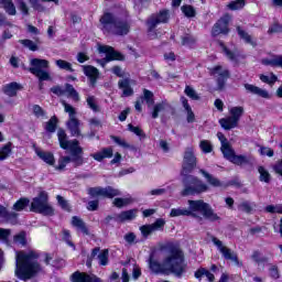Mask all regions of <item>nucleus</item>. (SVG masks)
<instances>
[{
    "mask_svg": "<svg viewBox=\"0 0 282 282\" xmlns=\"http://www.w3.org/2000/svg\"><path fill=\"white\" fill-rule=\"evenodd\" d=\"M246 113V109L243 106H236L229 109V117L219 119V124L225 131H230L232 129H237L239 127V120Z\"/></svg>",
    "mask_w": 282,
    "mask_h": 282,
    "instance_id": "nucleus-9",
    "label": "nucleus"
},
{
    "mask_svg": "<svg viewBox=\"0 0 282 282\" xmlns=\"http://www.w3.org/2000/svg\"><path fill=\"white\" fill-rule=\"evenodd\" d=\"M43 272V267L39 263V253L34 250L18 251L15 256V276L21 281L33 279Z\"/></svg>",
    "mask_w": 282,
    "mask_h": 282,
    "instance_id": "nucleus-3",
    "label": "nucleus"
},
{
    "mask_svg": "<svg viewBox=\"0 0 282 282\" xmlns=\"http://www.w3.org/2000/svg\"><path fill=\"white\" fill-rule=\"evenodd\" d=\"M220 46L223 47L227 58H229V61H237V56L235 55V53H232V51L228 50V47H226V45H224V43H220Z\"/></svg>",
    "mask_w": 282,
    "mask_h": 282,
    "instance_id": "nucleus-59",
    "label": "nucleus"
},
{
    "mask_svg": "<svg viewBox=\"0 0 282 282\" xmlns=\"http://www.w3.org/2000/svg\"><path fill=\"white\" fill-rule=\"evenodd\" d=\"M88 195L90 197H108L109 199H113V197H118L122 195L119 189H116L111 186L107 187H90L88 189Z\"/></svg>",
    "mask_w": 282,
    "mask_h": 282,
    "instance_id": "nucleus-17",
    "label": "nucleus"
},
{
    "mask_svg": "<svg viewBox=\"0 0 282 282\" xmlns=\"http://www.w3.org/2000/svg\"><path fill=\"white\" fill-rule=\"evenodd\" d=\"M220 151H221L224 158H225L226 160H228L229 162H231L232 159H234L235 155H236V154H235V150L232 149V147H230V143H227V144H225V145H221V147H220Z\"/></svg>",
    "mask_w": 282,
    "mask_h": 282,
    "instance_id": "nucleus-35",
    "label": "nucleus"
},
{
    "mask_svg": "<svg viewBox=\"0 0 282 282\" xmlns=\"http://www.w3.org/2000/svg\"><path fill=\"white\" fill-rule=\"evenodd\" d=\"M279 32H282V25L279 23H274L270 26L268 34H276Z\"/></svg>",
    "mask_w": 282,
    "mask_h": 282,
    "instance_id": "nucleus-64",
    "label": "nucleus"
},
{
    "mask_svg": "<svg viewBox=\"0 0 282 282\" xmlns=\"http://www.w3.org/2000/svg\"><path fill=\"white\" fill-rule=\"evenodd\" d=\"M100 23L109 34H115V36H124L129 34L131 30V24L127 20L118 19L112 13L106 12L100 18Z\"/></svg>",
    "mask_w": 282,
    "mask_h": 282,
    "instance_id": "nucleus-5",
    "label": "nucleus"
},
{
    "mask_svg": "<svg viewBox=\"0 0 282 282\" xmlns=\"http://www.w3.org/2000/svg\"><path fill=\"white\" fill-rule=\"evenodd\" d=\"M169 19H171V13L166 9L151 15L147 21L148 32H153V30H155L160 23H169Z\"/></svg>",
    "mask_w": 282,
    "mask_h": 282,
    "instance_id": "nucleus-16",
    "label": "nucleus"
},
{
    "mask_svg": "<svg viewBox=\"0 0 282 282\" xmlns=\"http://www.w3.org/2000/svg\"><path fill=\"white\" fill-rule=\"evenodd\" d=\"M56 124H58V118L54 116L46 122V131H48V133H54L56 131Z\"/></svg>",
    "mask_w": 282,
    "mask_h": 282,
    "instance_id": "nucleus-47",
    "label": "nucleus"
},
{
    "mask_svg": "<svg viewBox=\"0 0 282 282\" xmlns=\"http://www.w3.org/2000/svg\"><path fill=\"white\" fill-rule=\"evenodd\" d=\"M113 142L118 144L119 147H122V149H131V145L127 142V140L120 138V137H112Z\"/></svg>",
    "mask_w": 282,
    "mask_h": 282,
    "instance_id": "nucleus-55",
    "label": "nucleus"
},
{
    "mask_svg": "<svg viewBox=\"0 0 282 282\" xmlns=\"http://www.w3.org/2000/svg\"><path fill=\"white\" fill-rule=\"evenodd\" d=\"M194 276H195V279H198V281H202V276H206L209 282H214L215 281V274H213L206 268H199L194 273Z\"/></svg>",
    "mask_w": 282,
    "mask_h": 282,
    "instance_id": "nucleus-31",
    "label": "nucleus"
},
{
    "mask_svg": "<svg viewBox=\"0 0 282 282\" xmlns=\"http://www.w3.org/2000/svg\"><path fill=\"white\" fill-rule=\"evenodd\" d=\"M55 65L59 68V69H64L65 72H70L74 73V68L72 67V63L64 61V59H56L55 61Z\"/></svg>",
    "mask_w": 282,
    "mask_h": 282,
    "instance_id": "nucleus-42",
    "label": "nucleus"
},
{
    "mask_svg": "<svg viewBox=\"0 0 282 282\" xmlns=\"http://www.w3.org/2000/svg\"><path fill=\"white\" fill-rule=\"evenodd\" d=\"M246 6V0H235L227 4L228 10H242V8Z\"/></svg>",
    "mask_w": 282,
    "mask_h": 282,
    "instance_id": "nucleus-46",
    "label": "nucleus"
},
{
    "mask_svg": "<svg viewBox=\"0 0 282 282\" xmlns=\"http://www.w3.org/2000/svg\"><path fill=\"white\" fill-rule=\"evenodd\" d=\"M35 153L40 160H43V162H45L46 164H50V166H54V163L56 161H55L54 154L52 152H45L43 150L36 149Z\"/></svg>",
    "mask_w": 282,
    "mask_h": 282,
    "instance_id": "nucleus-28",
    "label": "nucleus"
},
{
    "mask_svg": "<svg viewBox=\"0 0 282 282\" xmlns=\"http://www.w3.org/2000/svg\"><path fill=\"white\" fill-rule=\"evenodd\" d=\"M232 17L230 14L223 15L213 26L212 36H219V34H228L230 29L228 28Z\"/></svg>",
    "mask_w": 282,
    "mask_h": 282,
    "instance_id": "nucleus-18",
    "label": "nucleus"
},
{
    "mask_svg": "<svg viewBox=\"0 0 282 282\" xmlns=\"http://www.w3.org/2000/svg\"><path fill=\"white\" fill-rule=\"evenodd\" d=\"M212 241L214 246H216L220 254H223L224 259H226V261H232V263H235L236 265H241V263L239 262V257L237 256V252L224 246V242L219 240L217 237H213Z\"/></svg>",
    "mask_w": 282,
    "mask_h": 282,
    "instance_id": "nucleus-14",
    "label": "nucleus"
},
{
    "mask_svg": "<svg viewBox=\"0 0 282 282\" xmlns=\"http://www.w3.org/2000/svg\"><path fill=\"white\" fill-rule=\"evenodd\" d=\"M183 197H188V195H202V193H208V191H210V187L206 183L188 174L183 176Z\"/></svg>",
    "mask_w": 282,
    "mask_h": 282,
    "instance_id": "nucleus-6",
    "label": "nucleus"
},
{
    "mask_svg": "<svg viewBox=\"0 0 282 282\" xmlns=\"http://www.w3.org/2000/svg\"><path fill=\"white\" fill-rule=\"evenodd\" d=\"M62 239L67 243V246H70V248H74V242H72V234L67 229L62 230Z\"/></svg>",
    "mask_w": 282,
    "mask_h": 282,
    "instance_id": "nucleus-51",
    "label": "nucleus"
},
{
    "mask_svg": "<svg viewBox=\"0 0 282 282\" xmlns=\"http://www.w3.org/2000/svg\"><path fill=\"white\" fill-rule=\"evenodd\" d=\"M129 131L131 133H134V135H138L139 138H147V134H144V131L140 127H134L133 124H128Z\"/></svg>",
    "mask_w": 282,
    "mask_h": 282,
    "instance_id": "nucleus-50",
    "label": "nucleus"
},
{
    "mask_svg": "<svg viewBox=\"0 0 282 282\" xmlns=\"http://www.w3.org/2000/svg\"><path fill=\"white\" fill-rule=\"evenodd\" d=\"M195 166H197V156H195V148L187 147L183 154V163L181 175H188L195 171Z\"/></svg>",
    "mask_w": 282,
    "mask_h": 282,
    "instance_id": "nucleus-11",
    "label": "nucleus"
},
{
    "mask_svg": "<svg viewBox=\"0 0 282 282\" xmlns=\"http://www.w3.org/2000/svg\"><path fill=\"white\" fill-rule=\"evenodd\" d=\"M19 43L23 45V47H26V50H30L31 52L39 51V39L34 41L32 40H19Z\"/></svg>",
    "mask_w": 282,
    "mask_h": 282,
    "instance_id": "nucleus-36",
    "label": "nucleus"
},
{
    "mask_svg": "<svg viewBox=\"0 0 282 282\" xmlns=\"http://www.w3.org/2000/svg\"><path fill=\"white\" fill-rule=\"evenodd\" d=\"M86 102H87L89 109L95 111V113H98V111H100V107L98 106V101L96 100L95 96H88L86 99Z\"/></svg>",
    "mask_w": 282,
    "mask_h": 282,
    "instance_id": "nucleus-44",
    "label": "nucleus"
},
{
    "mask_svg": "<svg viewBox=\"0 0 282 282\" xmlns=\"http://www.w3.org/2000/svg\"><path fill=\"white\" fill-rule=\"evenodd\" d=\"M167 109H171V105L169 101L164 100L154 106V109L152 111V118L155 120V118H159L160 113L162 111H167Z\"/></svg>",
    "mask_w": 282,
    "mask_h": 282,
    "instance_id": "nucleus-30",
    "label": "nucleus"
},
{
    "mask_svg": "<svg viewBox=\"0 0 282 282\" xmlns=\"http://www.w3.org/2000/svg\"><path fill=\"white\" fill-rule=\"evenodd\" d=\"M119 89H122V96L129 98L133 94V88H131V82L129 78L121 79L118 82Z\"/></svg>",
    "mask_w": 282,
    "mask_h": 282,
    "instance_id": "nucleus-27",
    "label": "nucleus"
},
{
    "mask_svg": "<svg viewBox=\"0 0 282 282\" xmlns=\"http://www.w3.org/2000/svg\"><path fill=\"white\" fill-rule=\"evenodd\" d=\"M82 69L85 74V76H87L91 83V85H96V82L98 80V76H100V72L98 70V68L91 66V65H83Z\"/></svg>",
    "mask_w": 282,
    "mask_h": 282,
    "instance_id": "nucleus-23",
    "label": "nucleus"
},
{
    "mask_svg": "<svg viewBox=\"0 0 282 282\" xmlns=\"http://www.w3.org/2000/svg\"><path fill=\"white\" fill-rule=\"evenodd\" d=\"M265 213H270L271 215H274V214L282 215V204L268 205L265 207Z\"/></svg>",
    "mask_w": 282,
    "mask_h": 282,
    "instance_id": "nucleus-48",
    "label": "nucleus"
},
{
    "mask_svg": "<svg viewBox=\"0 0 282 282\" xmlns=\"http://www.w3.org/2000/svg\"><path fill=\"white\" fill-rule=\"evenodd\" d=\"M57 202L63 210H69V203H67L63 196L57 195Z\"/></svg>",
    "mask_w": 282,
    "mask_h": 282,
    "instance_id": "nucleus-63",
    "label": "nucleus"
},
{
    "mask_svg": "<svg viewBox=\"0 0 282 282\" xmlns=\"http://www.w3.org/2000/svg\"><path fill=\"white\" fill-rule=\"evenodd\" d=\"M199 173L203 174V176L205 177V180L209 186H214V188H219L223 186L221 181H219V178L213 176V174L206 172L205 170H199Z\"/></svg>",
    "mask_w": 282,
    "mask_h": 282,
    "instance_id": "nucleus-29",
    "label": "nucleus"
},
{
    "mask_svg": "<svg viewBox=\"0 0 282 282\" xmlns=\"http://www.w3.org/2000/svg\"><path fill=\"white\" fill-rule=\"evenodd\" d=\"M150 270L154 274H174L177 279L186 272V262H184V252L177 247H170L167 254L164 257L162 262L150 258L149 261Z\"/></svg>",
    "mask_w": 282,
    "mask_h": 282,
    "instance_id": "nucleus-1",
    "label": "nucleus"
},
{
    "mask_svg": "<svg viewBox=\"0 0 282 282\" xmlns=\"http://www.w3.org/2000/svg\"><path fill=\"white\" fill-rule=\"evenodd\" d=\"M32 213H39L45 217H54V207L50 204L47 192H41L31 203Z\"/></svg>",
    "mask_w": 282,
    "mask_h": 282,
    "instance_id": "nucleus-7",
    "label": "nucleus"
},
{
    "mask_svg": "<svg viewBox=\"0 0 282 282\" xmlns=\"http://www.w3.org/2000/svg\"><path fill=\"white\" fill-rule=\"evenodd\" d=\"M100 54H106V57L102 59H97V63L105 67L107 63H111V61H124V55L120 52L115 51L113 47L109 45H100L98 47Z\"/></svg>",
    "mask_w": 282,
    "mask_h": 282,
    "instance_id": "nucleus-12",
    "label": "nucleus"
},
{
    "mask_svg": "<svg viewBox=\"0 0 282 282\" xmlns=\"http://www.w3.org/2000/svg\"><path fill=\"white\" fill-rule=\"evenodd\" d=\"M262 65H270V67H282V55H274L272 58L262 59Z\"/></svg>",
    "mask_w": 282,
    "mask_h": 282,
    "instance_id": "nucleus-34",
    "label": "nucleus"
},
{
    "mask_svg": "<svg viewBox=\"0 0 282 282\" xmlns=\"http://www.w3.org/2000/svg\"><path fill=\"white\" fill-rule=\"evenodd\" d=\"M50 91L58 97L67 94L68 98H72L74 102H80V95L72 84H65V88L61 85L53 86L51 87Z\"/></svg>",
    "mask_w": 282,
    "mask_h": 282,
    "instance_id": "nucleus-15",
    "label": "nucleus"
},
{
    "mask_svg": "<svg viewBox=\"0 0 282 282\" xmlns=\"http://www.w3.org/2000/svg\"><path fill=\"white\" fill-rule=\"evenodd\" d=\"M209 74L210 76H215L218 91L224 90L226 82L230 78V70L221 65H217L209 68Z\"/></svg>",
    "mask_w": 282,
    "mask_h": 282,
    "instance_id": "nucleus-13",
    "label": "nucleus"
},
{
    "mask_svg": "<svg viewBox=\"0 0 282 282\" xmlns=\"http://www.w3.org/2000/svg\"><path fill=\"white\" fill-rule=\"evenodd\" d=\"M14 242L19 243V246H25V232H21L14 237Z\"/></svg>",
    "mask_w": 282,
    "mask_h": 282,
    "instance_id": "nucleus-62",
    "label": "nucleus"
},
{
    "mask_svg": "<svg viewBox=\"0 0 282 282\" xmlns=\"http://www.w3.org/2000/svg\"><path fill=\"white\" fill-rule=\"evenodd\" d=\"M45 69H50V61L41 58L31 59L29 72L33 74V76H36L41 83H43V80H52L50 72Z\"/></svg>",
    "mask_w": 282,
    "mask_h": 282,
    "instance_id": "nucleus-10",
    "label": "nucleus"
},
{
    "mask_svg": "<svg viewBox=\"0 0 282 282\" xmlns=\"http://www.w3.org/2000/svg\"><path fill=\"white\" fill-rule=\"evenodd\" d=\"M199 149L203 151V153H213V143L208 140H202L199 142Z\"/></svg>",
    "mask_w": 282,
    "mask_h": 282,
    "instance_id": "nucleus-49",
    "label": "nucleus"
},
{
    "mask_svg": "<svg viewBox=\"0 0 282 282\" xmlns=\"http://www.w3.org/2000/svg\"><path fill=\"white\" fill-rule=\"evenodd\" d=\"M98 252H100V248L93 249L90 257H88L86 261L87 268H91V261H94L95 257L98 256Z\"/></svg>",
    "mask_w": 282,
    "mask_h": 282,
    "instance_id": "nucleus-60",
    "label": "nucleus"
},
{
    "mask_svg": "<svg viewBox=\"0 0 282 282\" xmlns=\"http://www.w3.org/2000/svg\"><path fill=\"white\" fill-rule=\"evenodd\" d=\"M131 204V200L129 198H115L113 206L117 208H123V206H129Z\"/></svg>",
    "mask_w": 282,
    "mask_h": 282,
    "instance_id": "nucleus-54",
    "label": "nucleus"
},
{
    "mask_svg": "<svg viewBox=\"0 0 282 282\" xmlns=\"http://www.w3.org/2000/svg\"><path fill=\"white\" fill-rule=\"evenodd\" d=\"M187 204L189 206L188 209L172 208L170 217H194V219H197V221H204V218L208 219V221H219L220 218L215 210H213L210 204L204 202L203 199L188 200Z\"/></svg>",
    "mask_w": 282,
    "mask_h": 282,
    "instance_id": "nucleus-4",
    "label": "nucleus"
},
{
    "mask_svg": "<svg viewBox=\"0 0 282 282\" xmlns=\"http://www.w3.org/2000/svg\"><path fill=\"white\" fill-rule=\"evenodd\" d=\"M258 172L260 173V182H264L265 184H270L272 176L270 175V172H268V170H265V167L263 166H259L258 167Z\"/></svg>",
    "mask_w": 282,
    "mask_h": 282,
    "instance_id": "nucleus-40",
    "label": "nucleus"
},
{
    "mask_svg": "<svg viewBox=\"0 0 282 282\" xmlns=\"http://www.w3.org/2000/svg\"><path fill=\"white\" fill-rule=\"evenodd\" d=\"M238 209L242 213H252V205L248 202H243L238 206Z\"/></svg>",
    "mask_w": 282,
    "mask_h": 282,
    "instance_id": "nucleus-58",
    "label": "nucleus"
},
{
    "mask_svg": "<svg viewBox=\"0 0 282 282\" xmlns=\"http://www.w3.org/2000/svg\"><path fill=\"white\" fill-rule=\"evenodd\" d=\"M19 89H21V85H19L17 82H13L3 87V93L12 98L17 96V91H19Z\"/></svg>",
    "mask_w": 282,
    "mask_h": 282,
    "instance_id": "nucleus-32",
    "label": "nucleus"
},
{
    "mask_svg": "<svg viewBox=\"0 0 282 282\" xmlns=\"http://www.w3.org/2000/svg\"><path fill=\"white\" fill-rule=\"evenodd\" d=\"M183 14H185V17L187 18H193L195 17V8H193L192 6L185 4L181 8Z\"/></svg>",
    "mask_w": 282,
    "mask_h": 282,
    "instance_id": "nucleus-53",
    "label": "nucleus"
},
{
    "mask_svg": "<svg viewBox=\"0 0 282 282\" xmlns=\"http://www.w3.org/2000/svg\"><path fill=\"white\" fill-rule=\"evenodd\" d=\"M33 113L36 116V118H43L45 116V110L39 105L33 106Z\"/></svg>",
    "mask_w": 282,
    "mask_h": 282,
    "instance_id": "nucleus-61",
    "label": "nucleus"
},
{
    "mask_svg": "<svg viewBox=\"0 0 282 282\" xmlns=\"http://www.w3.org/2000/svg\"><path fill=\"white\" fill-rule=\"evenodd\" d=\"M166 221H164V219L160 218L156 219L154 224L151 225H143L140 227V231L142 237H144V239H147V237H149V235H153V232H158V230H162L165 226Z\"/></svg>",
    "mask_w": 282,
    "mask_h": 282,
    "instance_id": "nucleus-19",
    "label": "nucleus"
},
{
    "mask_svg": "<svg viewBox=\"0 0 282 282\" xmlns=\"http://www.w3.org/2000/svg\"><path fill=\"white\" fill-rule=\"evenodd\" d=\"M143 97L147 104L149 105V107H151V105H154L155 100H153V94L151 93V90L144 89Z\"/></svg>",
    "mask_w": 282,
    "mask_h": 282,
    "instance_id": "nucleus-56",
    "label": "nucleus"
},
{
    "mask_svg": "<svg viewBox=\"0 0 282 282\" xmlns=\"http://www.w3.org/2000/svg\"><path fill=\"white\" fill-rule=\"evenodd\" d=\"M197 43V39L191 34H184L181 36V44L185 47H193Z\"/></svg>",
    "mask_w": 282,
    "mask_h": 282,
    "instance_id": "nucleus-38",
    "label": "nucleus"
},
{
    "mask_svg": "<svg viewBox=\"0 0 282 282\" xmlns=\"http://www.w3.org/2000/svg\"><path fill=\"white\" fill-rule=\"evenodd\" d=\"M185 94L191 98L192 100H199V95L195 89L191 86L185 87Z\"/></svg>",
    "mask_w": 282,
    "mask_h": 282,
    "instance_id": "nucleus-52",
    "label": "nucleus"
},
{
    "mask_svg": "<svg viewBox=\"0 0 282 282\" xmlns=\"http://www.w3.org/2000/svg\"><path fill=\"white\" fill-rule=\"evenodd\" d=\"M237 32L240 39H243L246 43H248L249 45H252L253 47L257 46V42H254L252 40V36L248 34V32L243 31L241 26H237Z\"/></svg>",
    "mask_w": 282,
    "mask_h": 282,
    "instance_id": "nucleus-37",
    "label": "nucleus"
},
{
    "mask_svg": "<svg viewBox=\"0 0 282 282\" xmlns=\"http://www.w3.org/2000/svg\"><path fill=\"white\" fill-rule=\"evenodd\" d=\"M232 164H236L237 166H243V164H252V158L246 156V155H235L231 161Z\"/></svg>",
    "mask_w": 282,
    "mask_h": 282,
    "instance_id": "nucleus-33",
    "label": "nucleus"
},
{
    "mask_svg": "<svg viewBox=\"0 0 282 282\" xmlns=\"http://www.w3.org/2000/svg\"><path fill=\"white\" fill-rule=\"evenodd\" d=\"M73 282H102L100 278L85 272L76 271L72 274Z\"/></svg>",
    "mask_w": 282,
    "mask_h": 282,
    "instance_id": "nucleus-20",
    "label": "nucleus"
},
{
    "mask_svg": "<svg viewBox=\"0 0 282 282\" xmlns=\"http://www.w3.org/2000/svg\"><path fill=\"white\" fill-rule=\"evenodd\" d=\"M57 138L61 149L69 151L70 156H59L57 166H55L56 171H65V166H67L69 162H73L75 167L83 166V164H85V159H83V148L80 147V142L76 139L68 140L67 132H65L64 129L57 130Z\"/></svg>",
    "mask_w": 282,
    "mask_h": 282,
    "instance_id": "nucleus-2",
    "label": "nucleus"
},
{
    "mask_svg": "<svg viewBox=\"0 0 282 282\" xmlns=\"http://www.w3.org/2000/svg\"><path fill=\"white\" fill-rule=\"evenodd\" d=\"M30 206V199L28 198H20L14 205H13V210L17 213H21V210H25Z\"/></svg>",
    "mask_w": 282,
    "mask_h": 282,
    "instance_id": "nucleus-39",
    "label": "nucleus"
},
{
    "mask_svg": "<svg viewBox=\"0 0 282 282\" xmlns=\"http://www.w3.org/2000/svg\"><path fill=\"white\" fill-rule=\"evenodd\" d=\"M18 213L10 212L6 206L0 205V219H4V221H8L9 224H12L14 226L18 224Z\"/></svg>",
    "mask_w": 282,
    "mask_h": 282,
    "instance_id": "nucleus-21",
    "label": "nucleus"
},
{
    "mask_svg": "<svg viewBox=\"0 0 282 282\" xmlns=\"http://www.w3.org/2000/svg\"><path fill=\"white\" fill-rule=\"evenodd\" d=\"M72 227L76 228L78 232H83V235L88 236L89 235V228L87 227V224L84 223V220L78 216L72 217Z\"/></svg>",
    "mask_w": 282,
    "mask_h": 282,
    "instance_id": "nucleus-24",
    "label": "nucleus"
},
{
    "mask_svg": "<svg viewBox=\"0 0 282 282\" xmlns=\"http://www.w3.org/2000/svg\"><path fill=\"white\" fill-rule=\"evenodd\" d=\"M61 105L64 107L65 113H68V120L66 121V127L73 138H80L83 133L80 132V120L76 118V108L70 104H67L65 99H61Z\"/></svg>",
    "mask_w": 282,
    "mask_h": 282,
    "instance_id": "nucleus-8",
    "label": "nucleus"
},
{
    "mask_svg": "<svg viewBox=\"0 0 282 282\" xmlns=\"http://www.w3.org/2000/svg\"><path fill=\"white\" fill-rule=\"evenodd\" d=\"M245 89L249 94H253L254 96H260V98H270V93L268 90L260 88L258 86L251 84H245Z\"/></svg>",
    "mask_w": 282,
    "mask_h": 282,
    "instance_id": "nucleus-25",
    "label": "nucleus"
},
{
    "mask_svg": "<svg viewBox=\"0 0 282 282\" xmlns=\"http://www.w3.org/2000/svg\"><path fill=\"white\" fill-rule=\"evenodd\" d=\"M252 261L257 263L258 265H261V263H268V257H263L259 251H253L251 254Z\"/></svg>",
    "mask_w": 282,
    "mask_h": 282,
    "instance_id": "nucleus-45",
    "label": "nucleus"
},
{
    "mask_svg": "<svg viewBox=\"0 0 282 282\" xmlns=\"http://www.w3.org/2000/svg\"><path fill=\"white\" fill-rule=\"evenodd\" d=\"M10 153H12V143L9 142L4 147L0 149V161L7 160V158L10 156Z\"/></svg>",
    "mask_w": 282,
    "mask_h": 282,
    "instance_id": "nucleus-43",
    "label": "nucleus"
},
{
    "mask_svg": "<svg viewBox=\"0 0 282 282\" xmlns=\"http://www.w3.org/2000/svg\"><path fill=\"white\" fill-rule=\"evenodd\" d=\"M90 158L97 162H102L107 158H113V148H104L101 151L90 154Z\"/></svg>",
    "mask_w": 282,
    "mask_h": 282,
    "instance_id": "nucleus-26",
    "label": "nucleus"
},
{
    "mask_svg": "<svg viewBox=\"0 0 282 282\" xmlns=\"http://www.w3.org/2000/svg\"><path fill=\"white\" fill-rule=\"evenodd\" d=\"M138 217L137 209H129L126 212H121L120 214L115 215V221L123 224L124 221H133Z\"/></svg>",
    "mask_w": 282,
    "mask_h": 282,
    "instance_id": "nucleus-22",
    "label": "nucleus"
},
{
    "mask_svg": "<svg viewBox=\"0 0 282 282\" xmlns=\"http://www.w3.org/2000/svg\"><path fill=\"white\" fill-rule=\"evenodd\" d=\"M99 265H107L109 263V250L104 249L97 253Z\"/></svg>",
    "mask_w": 282,
    "mask_h": 282,
    "instance_id": "nucleus-41",
    "label": "nucleus"
},
{
    "mask_svg": "<svg viewBox=\"0 0 282 282\" xmlns=\"http://www.w3.org/2000/svg\"><path fill=\"white\" fill-rule=\"evenodd\" d=\"M269 274L271 279H279V267H276L275 264H269Z\"/></svg>",
    "mask_w": 282,
    "mask_h": 282,
    "instance_id": "nucleus-57",
    "label": "nucleus"
}]
</instances>
